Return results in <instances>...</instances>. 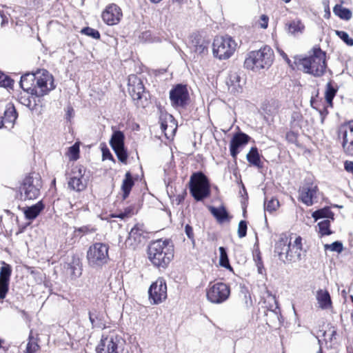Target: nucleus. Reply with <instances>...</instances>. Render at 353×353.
I'll return each instance as SVG.
<instances>
[{"mask_svg":"<svg viewBox=\"0 0 353 353\" xmlns=\"http://www.w3.org/2000/svg\"><path fill=\"white\" fill-rule=\"evenodd\" d=\"M148 254L154 265L165 268L174 256L173 246L168 240L159 239L150 243Z\"/></svg>","mask_w":353,"mask_h":353,"instance_id":"obj_1","label":"nucleus"},{"mask_svg":"<svg viewBox=\"0 0 353 353\" xmlns=\"http://www.w3.org/2000/svg\"><path fill=\"white\" fill-rule=\"evenodd\" d=\"M326 54L320 48L314 47L309 57L300 61L304 72L314 77H321L326 69Z\"/></svg>","mask_w":353,"mask_h":353,"instance_id":"obj_2","label":"nucleus"},{"mask_svg":"<svg viewBox=\"0 0 353 353\" xmlns=\"http://www.w3.org/2000/svg\"><path fill=\"white\" fill-rule=\"evenodd\" d=\"M274 52L268 46L260 50L252 51L244 61V66L247 69L259 71L261 69L268 68L273 63Z\"/></svg>","mask_w":353,"mask_h":353,"instance_id":"obj_3","label":"nucleus"},{"mask_svg":"<svg viewBox=\"0 0 353 353\" xmlns=\"http://www.w3.org/2000/svg\"><path fill=\"white\" fill-rule=\"evenodd\" d=\"M236 48V42L231 37H216L212 43L213 55L219 60H225L232 56Z\"/></svg>","mask_w":353,"mask_h":353,"instance_id":"obj_4","label":"nucleus"},{"mask_svg":"<svg viewBox=\"0 0 353 353\" xmlns=\"http://www.w3.org/2000/svg\"><path fill=\"white\" fill-rule=\"evenodd\" d=\"M109 246L103 243H95L90 246L86 258L88 265L92 268H100L109 260Z\"/></svg>","mask_w":353,"mask_h":353,"instance_id":"obj_5","label":"nucleus"},{"mask_svg":"<svg viewBox=\"0 0 353 353\" xmlns=\"http://www.w3.org/2000/svg\"><path fill=\"white\" fill-rule=\"evenodd\" d=\"M190 192L196 201H202L210 194V184L202 172L194 173L190 180Z\"/></svg>","mask_w":353,"mask_h":353,"instance_id":"obj_6","label":"nucleus"},{"mask_svg":"<svg viewBox=\"0 0 353 353\" xmlns=\"http://www.w3.org/2000/svg\"><path fill=\"white\" fill-rule=\"evenodd\" d=\"M128 92L138 105L144 107L146 105L148 94L145 92L143 82L137 75L129 76Z\"/></svg>","mask_w":353,"mask_h":353,"instance_id":"obj_7","label":"nucleus"},{"mask_svg":"<svg viewBox=\"0 0 353 353\" xmlns=\"http://www.w3.org/2000/svg\"><path fill=\"white\" fill-rule=\"evenodd\" d=\"M41 187V184L39 177L26 176L19 188L21 199L23 200L37 199L40 194Z\"/></svg>","mask_w":353,"mask_h":353,"instance_id":"obj_8","label":"nucleus"},{"mask_svg":"<svg viewBox=\"0 0 353 353\" xmlns=\"http://www.w3.org/2000/svg\"><path fill=\"white\" fill-rule=\"evenodd\" d=\"M52 76L46 70H41L36 72V89L34 95L41 97L47 94L50 90L54 89Z\"/></svg>","mask_w":353,"mask_h":353,"instance_id":"obj_9","label":"nucleus"},{"mask_svg":"<svg viewBox=\"0 0 353 353\" xmlns=\"http://www.w3.org/2000/svg\"><path fill=\"white\" fill-rule=\"evenodd\" d=\"M338 137L342 140L344 153L353 157V120L342 124L338 130Z\"/></svg>","mask_w":353,"mask_h":353,"instance_id":"obj_10","label":"nucleus"},{"mask_svg":"<svg viewBox=\"0 0 353 353\" xmlns=\"http://www.w3.org/2000/svg\"><path fill=\"white\" fill-rule=\"evenodd\" d=\"M230 294V287L223 283H216L209 286L207 298L213 303H221L225 301Z\"/></svg>","mask_w":353,"mask_h":353,"instance_id":"obj_11","label":"nucleus"},{"mask_svg":"<svg viewBox=\"0 0 353 353\" xmlns=\"http://www.w3.org/2000/svg\"><path fill=\"white\" fill-rule=\"evenodd\" d=\"M149 299L153 304H159L167 299V285L163 278H159L150 285L149 290Z\"/></svg>","mask_w":353,"mask_h":353,"instance_id":"obj_12","label":"nucleus"},{"mask_svg":"<svg viewBox=\"0 0 353 353\" xmlns=\"http://www.w3.org/2000/svg\"><path fill=\"white\" fill-rule=\"evenodd\" d=\"M110 143L116 153L119 160L126 163L128 154L124 148V135L121 131H116L113 133Z\"/></svg>","mask_w":353,"mask_h":353,"instance_id":"obj_13","label":"nucleus"},{"mask_svg":"<svg viewBox=\"0 0 353 353\" xmlns=\"http://www.w3.org/2000/svg\"><path fill=\"white\" fill-rule=\"evenodd\" d=\"M120 338L114 333L102 337L97 347V353H118V345Z\"/></svg>","mask_w":353,"mask_h":353,"instance_id":"obj_14","label":"nucleus"},{"mask_svg":"<svg viewBox=\"0 0 353 353\" xmlns=\"http://www.w3.org/2000/svg\"><path fill=\"white\" fill-rule=\"evenodd\" d=\"M171 103L175 107H183L189 99V93L185 85L179 84L170 91Z\"/></svg>","mask_w":353,"mask_h":353,"instance_id":"obj_15","label":"nucleus"},{"mask_svg":"<svg viewBox=\"0 0 353 353\" xmlns=\"http://www.w3.org/2000/svg\"><path fill=\"white\" fill-rule=\"evenodd\" d=\"M144 228L142 224H136L130 231L128 237L125 241V247L135 249L144 239Z\"/></svg>","mask_w":353,"mask_h":353,"instance_id":"obj_16","label":"nucleus"},{"mask_svg":"<svg viewBox=\"0 0 353 353\" xmlns=\"http://www.w3.org/2000/svg\"><path fill=\"white\" fill-rule=\"evenodd\" d=\"M122 15L121 8L117 5L112 3L107 6L103 12L102 19L106 24L113 26L120 21Z\"/></svg>","mask_w":353,"mask_h":353,"instance_id":"obj_17","label":"nucleus"},{"mask_svg":"<svg viewBox=\"0 0 353 353\" xmlns=\"http://www.w3.org/2000/svg\"><path fill=\"white\" fill-rule=\"evenodd\" d=\"M1 263L2 266L0 268V299H3L8 291L12 268L4 261H2Z\"/></svg>","mask_w":353,"mask_h":353,"instance_id":"obj_18","label":"nucleus"},{"mask_svg":"<svg viewBox=\"0 0 353 353\" xmlns=\"http://www.w3.org/2000/svg\"><path fill=\"white\" fill-rule=\"evenodd\" d=\"M317 186L312 183H305L299 189V199L307 206L313 204L316 197Z\"/></svg>","mask_w":353,"mask_h":353,"instance_id":"obj_19","label":"nucleus"},{"mask_svg":"<svg viewBox=\"0 0 353 353\" xmlns=\"http://www.w3.org/2000/svg\"><path fill=\"white\" fill-rule=\"evenodd\" d=\"M250 139V137L243 132L236 133L233 136L230 144V151L234 159H236L239 153V148L246 145Z\"/></svg>","mask_w":353,"mask_h":353,"instance_id":"obj_20","label":"nucleus"},{"mask_svg":"<svg viewBox=\"0 0 353 353\" xmlns=\"http://www.w3.org/2000/svg\"><path fill=\"white\" fill-rule=\"evenodd\" d=\"M290 241L285 234H281L279 240L275 243L274 253L279 259L283 262L286 261L288 253L290 250Z\"/></svg>","mask_w":353,"mask_h":353,"instance_id":"obj_21","label":"nucleus"},{"mask_svg":"<svg viewBox=\"0 0 353 353\" xmlns=\"http://www.w3.org/2000/svg\"><path fill=\"white\" fill-rule=\"evenodd\" d=\"M289 247L286 261L295 263L301 261L303 252L302 239L300 236L296 237L293 243H290Z\"/></svg>","mask_w":353,"mask_h":353,"instance_id":"obj_22","label":"nucleus"},{"mask_svg":"<svg viewBox=\"0 0 353 353\" xmlns=\"http://www.w3.org/2000/svg\"><path fill=\"white\" fill-rule=\"evenodd\" d=\"M78 173L72 176L68 181V187L77 192L83 191L87 186L85 179L83 177L84 169L83 167H79Z\"/></svg>","mask_w":353,"mask_h":353,"instance_id":"obj_23","label":"nucleus"},{"mask_svg":"<svg viewBox=\"0 0 353 353\" xmlns=\"http://www.w3.org/2000/svg\"><path fill=\"white\" fill-rule=\"evenodd\" d=\"M228 90L233 94H236L242 92L244 81L241 80L237 72H230L226 80Z\"/></svg>","mask_w":353,"mask_h":353,"instance_id":"obj_24","label":"nucleus"},{"mask_svg":"<svg viewBox=\"0 0 353 353\" xmlns=\"http://www.w3.org/2000/svg\"><path fill=\"white\" fill-rule=\"evenodd\" d=\"M34 81L36 73H27L21 77L20 87L28 93L34 95V91L37 90L36 85H34Z\"/></svg>","mask_w":353,"mask_h":353,"instance_id":"obj_25","label":"nucleus"},{"mask_svg":"<svg viewBox=\"0 0 353 353\" xmlns=\"http://www.w3.org/2000/svg\"><path fill=\"white\" fill-rule=\"evenodd\" d=\"M316 299L319 307L322 310H328L332 307V300L330 293L326 290H317Z\"/></svg>","mask_w":353,"mask_h":353,"instance_id":"obj_26","label":"nucleus"},{"mask_svg":"<svg viewBox=\"0 0 353 353\" xmlns=\"http://www.w3.org/2000/svg\"><path fill=\"white\" fill-rule=\"evenodd\" d=\"M44 206L41 201H39L35 205L30 207L23 208V213L27 219L33 220L40 214L43 210Z\"/></svg>","mask_w":353,"mask_h":353,"instance_id":"obj_27","label":"nucleus"},{"mask_svg":"<svg viewBox=\"0 0 353 353\" xmlns=\"http://www.w3.org/2000/svg\"><path fill=\"white\" fill-rule=\"evenodd\" d=\"M68 273L73 278L76 279L81 276L82 269L79 258L73 257L72 261L68 264Z\"/></svg>","mask_w":353,"mask_h":353,"instance_id":"obj_28","label":"nucleus"},{"mask_svg":"<svg viewBox=\"0 0 353 353\" xmlns=\"http://www.w3.org/2000/svg\"><path fill=\"white\" fill-rule=\"evenodd\" d=\"M134 184V182L133 181L131 173L130 172H127L125 175V179L123 180L121 185L123 199H125L129 196Z\"/></svg>","mask_w":353,"mask_h":353,"instance_id":"obj_29","label":"nucleus"},{"mask_svg":"<svg viewBox=\"0 0 353 353\" xmlns=\"http://www.w3.org/2000/svg\"><path fill=\"white\" fill-rule=\"evenodd\" d=\"M246 159L250 164L259 168L262 167L260 154L256 147L251 148L250 150L246 155Z\"/></svg>","mask_w":353,"mask_h":353,"instance_id":"obj_30","label":"nucleus"},{"mask_svg":"<svg viewBox=\"0 0 353 353\" xmlns=\"http://www.w3.org/2000/svg\"><path fill=\"white\" fill-rule=\"evenodd\" d=\"M170 123V130L168 131V127L169 126L168 124L167 121H162L161 123V129L164 132L165 136L168 139H171L173 137V136L175 134V132L176 130V126L175 125L174 123L173 122V119L171 115H169L168 117Z\"/></svg>","mask_w":353,"mask_h":353,"instance_id":"obj_31","label":"nucleus"},{"mask_svg":"<svg viewBox=\"0 0 353 353\" xmlns=\"http://www.w3.org/2000/svg\"><path fill=\"white\" fill-rule=\"evenodd\" d=\"M210 211L220 223H222L228 219V213L226 209L223 206L219 208L210 207Z\"/></svg>","mask_w":353,"mask_h":353,"instance_id":"obj_32","label":"nucleus"},{"mask_svg":"<svg viewBox=\"0 0 353 353\" xmlns=\"http://www.w3.org/2000/svg\"><path fill=\"white\" fill-rule=\"evenodd\" d=\"M288 32L292 35H296L303 32L304 30V25L299 20L292 21L288 23Z\"/></svg>","mask_w":353,"mask_h":353,"instance_id":"obj_33","label":"nucleus"},{"mask_svg":"<svg viewBox=\"0 0 353 353\" xmlns=\"http://www.w3.org/2000/svg\"><path fill=\"white\" fill-rule=\"evenodd\" d=\"M17 118V111L13 105L7 107L4 112V117L2 118L5 123H8L12 125Z\"/></svg>","mask_w":353,"mask_h":353,"instance_id":"obj_34","label":"nucleus"},{"mask_svg":"<svg viewBox=\"0 0 353 353\" xmlns=\"http://www.w3.org/2000/svg\"><path fill=\"white\" fill-rule=\"evenodd\" d=\"M333 12L335 15L340 17L341 19L350 20L352 18V12L341 5L336 4L334 8Z\"/></svg>","mask_w":353,"mask_h":353,"instance_id":"obj_35","label":"nucleus"},{"mask_svg":"<svg viewBox=\"0 0 353 353\" xmlns=\"http://www.w3.org/2000/svg\"><path fill=\"white\" fill-rule=\"evenodd\" d=\"M312 216L315 219L326 218L327 219H334V213L331 211L329 208H324L318 210L314 211Z\"/></svg>","mask_w":353,"mask_h":353,"instance_id":"obj_36","label":"nucleus"},{"mask_svg":"<svg viewBox=\"0 0 353 353\" xmlns=\"http://www.w3.org/2000/svg\"><path fill=\"white\" fill-rule=\"evenodd\" d=\"M337 92V88H334L331 82H328L326 84L325 91V99L326 102L327 103L330 107H332L333 105V99L335 97Z\"/></svg>","mask_w":353,"mask_h":353,"instance_id":"obj_37","label":"nucleus"},{"mask_svg":"<svg viewBox=\"0 0 353 353\" xmlns=\"http://www.w3.org/2000/svg\"><path fill=\"white\" fill-rule=\"evenodd\" d=\"M219 253H220V258H219L220 265L230 270V271H232V268L230 265L228 254L226 252L225 249L223 247H220L219 248Z\"/></svg>","mask_w":353,"mask_h":353,"instance_id":"obj_38","label":"nucleus"},{"mask_svg":"<svg viewBox=\"0 0 353 353\" xmlns=\"http://www.w3.org/2000/svg\"><path fill=\"white\" fill-rule=\"evenodd\" d=\"M279 207V202L275 198H271L270 200L265 199L264 202L265 211L272 212L276 211Z\"/></svg>","mask_w":353,"mask_h":353,"instance_id":"obj_39","label":"nucleus"},{"mask_svg":"<svg viewBox=\"0 0 353 353\" xmlns=\"http://www.w3.org/2000/svg\"><path fill=\"white\" fill-rule=\"evenodd\" d=\"M319 228V233L322 235H330L332 233V232L330 229V220L325 219L322 221H320L318 223Z\"/></svg>","mask_w":353,"mask_h":353,"instance_id":"obj_40","label":"nucleus"},{"mask_svg":"<svg viewBox=\"0 0 353 353\" xmlns=\"http://www.w3.org/2000/svg\"><path fill=\"white\" fill-rule=\"evenodd\" d=\"M324 250H330L331 252H336L337 253H341L343 250V245L341 241H335L331 244H325Z\"/></svg>","mask_w":353,"mask_h":353,"instance_id":"obj_41","label":"nucleus"},{"mask_svg":"<svg viewBox=\"0 0 353 353\" xmlns=\"http://www.w3.org/2000/svg\"><path fill=\"white\" fill-rule=\"evenodd\" d=\"M13 84L14 81L8 75L0 71V86L7 88H12Z\"/></svg>","mask_w":353,"mask_h":353,"instance_id":"obj_42","label":"nucleus"},{"mask_svg":"<svg viewBox=\"0 0 353 353\" xmlns=\"http://www.w3.org/2000/svg\"><path fill=\"white\" fill-rule=\"evenodd\" d=\"M79 146L77 143H74L73 145L68 148L67 155L70 160L76 161L79 158Z\"/></svg>","mask_w":353,"mask_h":353,"instance_id":"obj_43","label":"nucleus"},{"mask_svg":"<svg viewBox=\"0 0 353 353\" xmlns=\"http://www.w3.org/2000/svg\"><path fill=\"white\" fill-rule=\"evenodd\" d=\"M95 232V229L93 228H90L88 225H84L78 228H75L74 234L77 236H79L80 237L83 236L87 234H91Z\"/></svg>","mask_w":353,"mask_h":353,"instance_id":"obj_44","label":"nucleus"},{"mask_svg":"<svg viewBox=\"0 0 353 353\" xmlns=\"http://www.w3.org/2000/svg\"><path fill=\"white\" fill-rule=\"evenodd\" d=\"M81 32L84 34H86L88 36L92 37L93 39H97L100 38V34H99V31L94 28H90V27L83 28L81 30Z\"/></svg>","mask_w":353,"mask_h":353,"instance_id":"obj_45","label":"nucleus"},{"mask_svg":"<svg viewBox=\"0 0 353 353\" xmlns=\"http://www.w3.org/2000/svg\"><path fill=\"white\" fill-rule=\"evenodd\" d=\"M238 236L239 238H243L247 234V223L245 221H241L238 225L237 230Z\"/></svg>","mask_w":353,"mask_h":353,"instance_id":"obj_46","label":"nucleus"},{"mask_svg":"<svg viewBox=\"0 0 353 353\" xmlns=\"http://www.w3.org/2000/svg\"><path fill=\"white\" fill-rule=\"evenodd\" d=\"M336 34L348 46H353V39L349 37V34L344 31H336Z\"/></svg>","mask_w":353,"mask_h":353,"instance_id":"obj_47","label":"nucleus"},{"mask_svg":"<svg viewBox=\"0 0 353 353\" xmlns=\"http://www.w3.org/2000/svg\"><path fill=\"white\" fill-rule=\"evenodd\" d=\"M39 349V345L32 341H29L26 346V350L25 353H35Z\"/></svg>","mask_w":353,"mask_h":353,"instance_id":"obj_48","label":"nucleus"},{"mask_svg":"<svg viewBox=\"0 0 353 353\" xmlns=\"http://www.w3.org/2000/svg\"><path fill=\"white\" fill-rule=\"evenodd\" d=\"M268 21H269L268 17L265 14H262L260 17V19H259L258 23H259V26L261 28L265 29L268 28Z\"/></svg>","mask_w":353,"mask_h":353,"instance_id":"obj_49","label":"nucleus"},{"mask_svg":"<svg viewBox=\"0 0 353 353\" xmlns=\"http://www.w3.org/2000/svg\"><path fill=\"white\" fill-rule=\"evenodd\" d=\"M243 294V301L244 304L247 307H250L252 305V301L250 296V294L248 291H242Z\"/></svg>","mask_w":353,"mask_h":353,"instance_id":"obj_50","label":"nucleus"},{"mask_svg":"<svg viewBox=\"0 0 353 353\" xmlns=\"http://www.w3.org/2000/svg\"><path fill=\"white\" fill-rule=\"evenodd\" d=\"M185 232L189 239H192L194 238L193 230L190 225H185Z\"/></svg>","mask_w":353,"mask_h":353,"instance_id":"obj_51","label":"nucleus"},{"mask_svg":"<svg viewBox=\"0 0 353 353\" xmlns=\"http://www.w3.org/2000/svg\"><path fill=\"white\" fill-rule=\"evenodd\" d=\"M345 170L353 174V161H346L344 163Z\"/></svg>","mask_w":353,"mask_h":353,"instance_id":"obj_52","label":"nucleus"},{"mask_svg":"<svg viewBox=\"0 0 353 353\" xmlns=\"http://www.w3.org/2000/svg\"><path fill=\"white\" fill-rule=\"evenodd\" d=\"M105 159L113 160V157L108 150H103V160Z\"/></svg>","mask_w":353,"mask_h":353,"instance_id":"obj_53","label":"nucleus"},{"mask_svg":"<svg viewBox=\"0 0 353 353\" xmlns=\"http://www.w3.org/2000/svg\"><path fill=\"white\" fill-rule=\"evenodd\" d=\"M256 265L258 269V272L261 274H263L264 272V267L262 261H256Z\"/></svg>","mask_w":353,"mask_h":353,"instance_id":"obj_54","label":"nucleus"},{"mask_svg":"<svg viewBox=\"0 0 353 353\" xmlns=\"http://www.w3.org/2000/svg\"><path fill=\"white\" fill-rule=\"evenodd\" d=\"M205 50H206V48L203 44L197 45L195 48V52L199 53H202Z\"/></svg>","mask_w":353,"mask_h":353,"instance_id":"obj_55","label":"nucleus"},{"mask_svg":"<svg viewBox=\"0 0 353 353\" xmlns=\"http://www.w3.org/2000/svg\"><path fill=\"white\" fill-rule=\"evenodd\" d=\"M21 102L23 105H28V106H29L30 105V100L29 99V98L21 97Z\"/></svg>","mask_w":353,"mask_h":353,"instance_id":"obj_56","label":"nucleus"},{"mask_svg":"<svg viewBox=\"0 0 353 353\" xmlns=\"http://www.w3.org/2000/svg\"><path fill=\"white\" fill-rule=\"evenodd\" d=\"M113 217H118V218H120V219H124L125 216H127V214L126 213H120L119 214H117V215H112Z\"/></svg>","mask_w":353,"mask_h":353,"instance_id":"obj_57","label":"nucleus"},{"mask_svg":"<svg viewBox=\"0 0 353 353\" xmlns=\"http://www.w3.org/2000/svg\"><path fill=\"white\" fill-rule=\"evenodd\" d=\"M294 137V134L293 132H288L286 134V137L289 141H292L293 137Z\"/></svg>","mask_w":353,"mask_h":353,"instance_id":"obj_58","label":"nucleus"},{"mask_svg":"<svg viewBox=\"0 0 353 353\" xmlns=\"http://www.w3.org/2000/svg\"><path fill=\"white\" fill-rule=\"evenodd\" d=\"M336 334V332L335 330H331V337H330V340L332 341L334 338L335 339V336Z\"/></svg>","mask_w":353,"mask_h":353,"instance_id":"obj_59","label":"nucleus"},{"mask_svg":"<svg viewBox=\"0 0 353 353\" xmlns=\"http://www.w3.org/2000/svg\"><path fill=\"white\" fill-rule=\"evenodd\" d=\"M89 319H90L92 326H94V319L92 317L91 312H89Z\"/></svg>","mask_w":353,"mask_h":353,"instance_id":"obj_60","label":"nucleus"},{"mask_svg":"<svg viewBox=\"0 0 353 353\" xmlns=\"http://www.w3.org/2000/svg\"><path fill=\"white\" fill-rule=\"evenodd\" d=\"M255 262L256 263V261H262L261 260V257L260 256V254H258L257 255H256L255 256Z\"/></svg>","mask_w":353,"mask_h":353,"instance_id":"obj_61","label":"nucleus"},{"mask_svg":"<svg viewBox=\"0 0 353 353\" xmlns=\"http://www.w3.org/2000/svg\"><path fill=\"white\" fill-rule=\"evenodd\" d=\"M281 54L282 55V57L288 61V62H290V60L288 58L286 54H285L283 52H282L281 53Z\"/></svg>","mask_w":353,"mask_h":353,"instance_id":"obj_62","label":"nucleus"},{"mask_svg":"<svg viewBox=\"0 0 353 353\" xmlns=\"http://www.w3.org/2000/svg\"><path fill=\"white\" fill-rule=\"evenodd\" d=\"M72 112H73V109L71 108H68L67 115L68 117H70Z\"/></svg>","mask_w":353,"mask_h":353,"instance_id":"obj_63","label":"nucleus"},{"mask_svg":"<svg viewBox=\"0 0 353 353\" xmlns=\"http://www.w3.org/2000/svg\"><path fill=\"white\" fill-rule=\"evenodd\" d=\"M5 123H6L4 122L3 119H2V120L0 121V128H2Z\"/></svg>","mask_w":353,"mask_h":353,"instance_id":"obj_64","label":"nucleus"}]
</instances>
